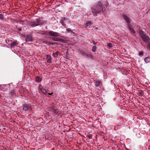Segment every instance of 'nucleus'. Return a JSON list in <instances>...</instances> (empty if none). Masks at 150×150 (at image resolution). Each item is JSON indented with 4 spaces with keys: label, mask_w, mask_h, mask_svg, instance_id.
Instances as JSON below:
<instances>
[{
    "label": "nucleus",
    "mask_w": 150,
    "mask_h": 150,
    "mask_svg": "<svg viewBox=\"0 0 150 150\" xmlns=\"http://www.w3.org/2000/svg\"><path fill=\"white\" fill-rule=\"evenodd\" d=\"M105 9H104L102 7V6L101 2H99L97 4L95 8L92 9V11L93 15L94 16H97V13H100L101 11L103 13L104 12Z\"/></svg>",
    "instance_id": "nucleus-1"
},
{
    "label": "nucleus",
    "mask_w": 150,
    "mask_h": 150,
    "mask_svg": "<svg viewBox=\"0 0 150 150\" xmlns=\"http://www.w3.org/2000/svg\"><path fill=\"white\" fill-rule=\"evenodd\" d=\"M47 33L49 35L53 37H57L59 36L60 35L59 33L52 30L48 31Z\"/></svg>",
    "instance_id": "nucleus-2"
},
{
    "label": "nucleus",
    "mask_w": 150,
    "mask_h": 150,
    "mask_svg": "<svg viewBox=\"0 0 150 150\" xmlns=\"http://www.w3.org/2000/svg\"><path fill=\"white\" fill-rule=\"evenodd\" d=\"M22 105L23 110L25 111H30L32 110L31 107L27 104H23Z\"/></svg>",
    "instance_id": "nucleus-3"
},
{
    "label": "nucleus",
    "mask_w": 150,
    "mask_h": 150,
    "mask_svg": "<svg viewBox=\"0 0 150 150\" xmlns=\"http://www.w3.org/2000/svg\"><path fill=\"white\" fill-rule=\"evenodd\" d=\"M52 40L55 41H59L62 43H66L67 40L61 38H52Z\"/></svg>",
    "instance_id": "nucleus-4"
},
{
    "label": "nucleus",
    "mask_w": 150,
    "mask_h": 150,
    "mask_svg": "<svg viewBox=\"0 0 150 150\" xmlns=\"http://www.w3.org/2000/svg\"><path fill=\"white\" fill-rule=\"evenodd\" d=\"M143 40L146 42H148V44L147 46V48L150 50V38H142Z\"/></svg>",
    "instance_id": "nucleus-5"
},
{
    "label": "nucleus",
    "mask_w": 150,
    "mask_h": 150,
    "mask_svg": "<svg viewBox=\"0 0 150 150\" xmlns=\"http://www.w3.org/2000/svg\"><path fill=\"white\" fill-rule=\"evenodd\" d=\"M139 34L141 38H149L148 36L146 35V33L142 30L139 31Z\"/></svg>",
    "instance_id": "nucleus-6"
},
{
    "label": "nucleus",
    "mask_w": 150,
    "mask_h": 150,
    "mask_svg": "<svg viewBox=\"0 0 150 150\" xmlns=\"http://www.w3.org/2000/svg\"><path fill=\"white\" fill-rule=\"evenodd\" d=\"M67 20V18L63 17L61 18L60 20V23L63 26H64L65 27H66V24H65V22Z\"/></svg>",
    "instance_id": "nucleus-7"
},
{
    "label": "nucleus",
    "mask_w": 150,
    "mask_h": 150,
    "mask_svg": "<svg viewBox=\"0 0 150 150\" xmlns=\"http://www.w3.org/2000/svg\"><path fill=\"white\" fill-rule=\"evenodd\" d=\"M54 107L53 105H50L48 107L47 109L49 111L55 112L56 110L54 109Z\"/></svg>",
    "instance_id": "nucleus-8"
},
{
    "label": "nucleus",
    "mask_w": 150,
    "mask_h": 150,
    "mask_svg": "<svg viewBox=\"0 0 150 150\" xmlns=\"http://www.w3.org/2000/svg\"><path fill=\"white\" fill-rule=\"evenodd\" d=\"M94 81L95 83V85L96 87L99 86L101 84V81L99 80L96 81L94 80Z\"/></svg>",
    "instance_id": "nucleus-9"
},
{
    "label": "nucleus",
    "mask_w": 150,
    "mask_h": 150,
    "mask_svg": "<svg viewBox=\"0 0 150 150\" xmlns=\"http://www.w3.org/2000/svg\"><path fill=\"white\" fill-rule=\"evenodd\" d=\"M123 18L125 21L127 23H130V20L127 16L125 15H124Z\"/></svg>",
    "instance_id": "nucleus-10"
},
{
    "label": "nucleus",
    "mask_w": 150,
    "mask_h": 150,
    "mask_svg": "<svg viewBox=\"0 0 150 150\" xmlns=\"http://www.w3.org/2000/svg\"><path fill=\"white\" fill-rule=\"evenodd\" d=\"M46 23V22L45 21H40V23H38V24H35L34 25V27H35L36 26L38 25H42L44 24H45Z\"/></svg>",
    "instance_id": "nucleus-11"
},
{
    "label": "nucleus",
    "mask_w": 150,
    "mask_h": 150,
    "mask_svg": "<svg viewBox=\"0 0 150 150\" xmlns=\"http://www.w3.org/2000/svg\"><path fill=\"white\" fill-rule=\"evenodd\" d=\"M25 41L26 42H29L28 44H31L32 43L30 42L33 41V38H25Z\"/></svg>",
    "instance_id": "nucleus-12"
},
{
    "label": "nucleus",
    "mask_w": 150,
    "mask_h": 150,
    "mask_svg": "<svg viewBox=\"0 0 150 150\" xmlns=\"http://www.w3.org/2000/svg\"><path fill=\"white\" fill-rule=\"evenodd\" d=\"M130 24H129L128 25V29L131 32L133 33H135V31H134V29L133 28H132L130 26Z\"/></svg>",
    "instance_id": "nucleus-13"
},
{
    "label": "nucleus",
    "mask_w": 150,
    "mask_h": 150,
    "mask_svg": "<svg viewBox=\"0 0 150 150\" xmlns=\"http://www.w3.org/2000/svg\"><path fill=\"white\" fill-rule=\"evenodd\" d=\"M36 81L38 82H39L42 81V79L39 76H37L35 79Z\"/></svg>",
    "instance_id": "nucleus-14"
},
{
    "label": "nucleus",
    "mask_w": 150,
    "mask_h": 150,
    "mask_svg": "<svg viewBox=\"0 0 150 150\" xmlns=\"http://www.w3.org/2000/svg\"><path fill=\"white\" fill-rule=\"evenodd\" d=\"M92 24V23L90 21H88L85 24V27H87L90 26Z\"/></svg>",
    "instance_id": "nucleus-15"
},
{
    "label": "nucleus",
    "mask_w": 150,
    "mask_h": 150,
    "mask_svg": "<svg viewBox=\"0 0 150 150\" xmlns=\"http://www.w3.org/2000/svg\"><path fill=\"white\" fill-rule=\"evenodd\" d=\"M144 61L146 63H148L150 62V57H147L144 59Z\"/></svg>",
    "instance_id": "nucleus-16"
},
{
    "label": "nucleus",
    "mask_w": 150,
    "mask_h": 150,
    "mask_svg": "<svg viewBox=\"0 0 150 150\" xmlns=\"http://www.w3.org/2000/svg\"><path fill=\"white\" fill-rule=\"evenodd\" d=\"M18 44V43L16 41H14L11 42V46H15V45Z\"/></svg>",
    "instance_id": "nucleus-17"
},
{
    "label": "nucleus",
    "mask_w": 150,
    "mask_h": 150,
    "mask_svg": "<svg viewBox=\"0 0 150 150\" xmlns=\"http://www.w3.org/2000/svg\"><path fill=\"white\" fill-rule=\"evenodd\" d=\"M40 91L41 92H42L45 94H47V93L46 90L45 88H41Z\"/></svg>",
    "instance_id": "nucleus-18"
},
{
    "label": "nucleus",
    "mask_w": 150,
    "mask_h": 150,
    "mask_svg": "<svg viewBox=\"0 0 150 150\" xmlns=\"http://www.w3.org/2000/svg\"><path fill=\"white\" fill-rule=\"evenodd\" d=\"M40 20L39 19H36V23H34L32 25L34 27V25L35 24H38V23H40Z\"/></svg>",
    "instance_id": "nucleus-19"
},
{
    "label": "nucleus",
    "mask_w": 150,
    "mask_h": 150,
    "mask_svg": "<svg viewBox=\"0 0 150 150\" xmlns=\"http://www.w3.org/2000/svg\"><path fill=\"white\" fill-rule=\"evenodd\" d=\"M81 54L84 56H88L87 54L86 53V52L84 51H81Z\"/></svg>",
    "instance_id": "nucleus-20"
},
{
    "label": "nucleus",
    "mask_w": 150,
    "mask_h": 150,
    "mask_svg": "<svg viewBox=\"0 0 150 150\" xmlns=\"http://www.w3.org/2000/svg\"><path fill=\"white\" fill-rule=\"evenodd\" d=\"M142 134V133L138 132L136 134V136L137 137L139 138L141 137Z\"/></svg>",
    "instance_id": "nucleus-21"
},
{
    "label": "nucleus",
    "mask_w": 150,
    "mask_h": 150,
    "mask_svg": "<svg viewBox=\"0 0 150 150\" xmlns=\"http://www.w3.org/2000/svg\"><path fill=\"white\" fill-rule=\"evenodd\" d=\"M52 56L54 57H58V52H57L55 53H53L52 54Z\"/></svg>",
    "instance_id": "nucleus-22"
},
{
    "label": "nucleus",
    "mask_w": 150,
    "mask_h": 150,
    "mask_svg": "<svg viewBox=\"0 0 150 150\" xmlns=\"http://www.w3.org/2000/svg\"><path fill=\"white\" fill-rule=\"evenodd\" d=\"M107 46L108 48H109L110 49L112 47V44L110 43H108Z\"/></svg>",
    "instance_id": "nucleus-23"
},
{
    "label": "nucleus",
    "mask_w": 150,
    "mask_h": 150,
    "mask_svg": "<svg viewBox=\"0 0 150 150\" xmlns=\"http://www.w3.org/2000/svg\"><path fill=\"white\" fill-rule=\"evenodd\" d=\"M96 47L95 46H93L92 49V51L93 52H96Z\"/></svg>",
    "instance_id": "nucleus-24"
},
{
    "label": "nucleus",
    "mask_w": 150,
    "mask_h": 150,
    "mask_svg": "<svg viewBox=\"0 0 150 150\" xmlns=\"http://www.w3.org/2000/svg\"><path fill=\"white\" fill-rule=\"evenodd\" d=\"M15 93V91L13 90L10 92V94L11 96H13Z\"/></svg>",
    "instance_id": "nucleus-25"
},
{
    "label": "nucleus",
    "mask_w": 150,
    "mask_h": 150,
    "mask_svg": "<svg viewBox=\"0 0 150 150\" xmlns=\"http://www.w3.org/2000/svg\"><path fill=\"white\" fill-rule=\"evenodd\" d=\"M88 137L89 138V139H91L92 137V134H89L88 135H87Z\"/></svg>",
    "instance_id": "nucleus-26"
},
{
    "label": "nucleus",
    "mask_w": 150,
    "mask_h": 150,
    "mask_svg": "<svg viewBox=\"0 0 150 150\" xmlns=\"http://www.w3.org/2000/svg\"><path fill=\"white\" fill-rule=\"evenodd\" d=\"M4 18V17L3 15L1 14H0V19L3 20Z\"/></svg>",
    "instance_id": "nucleus-27"
},
{
    "label": "nucleus",
    "mask_w": 150,
    "mask_h": 150,
    "mask_svg": "<svg viewBox=\"0 0 150 150\" xmlns=\"http://www.w3.org/2000/svg\"><path fill=\"white\" fill-rule=\"evenodd\" d=\"M46 58L47 59H51V57L50 55L47 54L46 55Z\"/></svg>",
    "instance_id": "nucleus-28"
},
{
    "label": "nucleus",
    "mask_w": 150,
    "mask_h": 150,
    "mask_svg": "<svg viewBox=\"0 0 150 150\" xmlns=\"http://www.w3.org/2000/svg\"><path fill=\"white\" fill-rule=\"evenodd\" d=\"M47 62L49 63H52V60H51V59H47Z\"/></svg>",
    "instance_id": "nucleus-29"
},
{
    "label": "nucleus",
    "mask_w": 150,
    "mask_h": 150,
    "mask_svg": "<svg viewBox=\"0 0 150 150\" xmlns=\"http://www.w3.org/2000/svg\"><path fill=\"white\" fill-rule=\"evenodd\" d=\"M66 30L69 33L71 32V30L69 28H67L66 29Z\"/></svg>",
    "instance_id": "nucleus-30"
},
{
    "label": "nucleus",
    "mask_w": 150,
    "mask_h": 150,
    "mask_svg": "<svg viewBox=\"0 0 150 150\" xmlns=\"http://www.w3.org/2000/svg\"><path fill=\"white\" fill-rule=\"evenodd\" d=\"M143 54V52L141 51V52H140L139 53V54L140 55H142Z\"/></svg>",
    "instance_id": "nucleus-31"
},
{
    "label": "nucleus",
    "mask_w": 150,
    "mask_h": 150,
    "mask_svg": "<svg viewBox=\"0 0 150 150\" xmlns=\"http://www.w3.org/2000/svg\"><path fill=\"white\" fill-rule=\"evenodd\" d=\"M108 4L107 2L106 3L105 5H106V7L107 6Z\"/></svg>",
    "instance_id": "nucleus-32"
},
{
    "label": "nucleus",
    "mask_w": 150,
    "mask_h": 150,
    "mask_svg": "<svg viewBox=\"0 0 150 150\" xmlns=\"http://www.w3.org/2000/svg\"><path fill=\"white\" fill-rule=\"evenodd\" d=\"M93 43V44H95V45H96V43L94 41H93L92 42Z\"/></svg>",
    "instance_id": "nucleus-33"
},
{
    "label": "nucleus",
    "mask_w": 150,
    "mask_h": 150,
    "mask_svg": "<svg viewBox=\"0 0 150 150\" xmlns=\"http://www.w3.org/2000/svg\"><path fill=\"white\" fill-rule=\"evenodd\" d=\"M53 94V93L52 92V93H48V94L49 95H51Z\"/></svg>",
    "instance_id": "nucleus-34"
},
{
    "label": "nucleus",
    "mask_w": 150,
    "mask_h": 150,
    "mask_svg": "<svg viewBox=\"0 0 150 150\" xmlns=\"http://www.w3.org/2000/svg\"><path fill=\"white\" fill-rule=\"evenodd\" d=\"M98 29V28H96V27L95 28V30H97Z\"/></svg>",
    "instance_id": "nucleus-35"
},
{
    "label": "nucleus",
    "mask_w": 150,
    "mask_h": 150,
    "mask_svg": "<svg viewBox=\"0 0 150 150\" xmlns=\"http://www.w3.org/2000/svg\"><path fill=\"white\" fill-rule=\"evenodd\" d=\"M9 39H10V40H11V39H13V38H8V40H9Z\"/></svg>",
    "instance_id": "nucleus-36"
},
{
    "label": "nucleus",
    "mask_w": 150,
    "mask_h": 150,
    "mask_svg": "<svg viewBox=\"0 0 150 150\" xmlns=\"http://www.w3.org/2000/svg\"><path fill=\"white\" fill-rule=\"evenodd\" d=\"M8 39H7V40H6V42H7V41L8 40Z\"/></svg>",
    "instance_id": "nucleus-37"
},
{
    "label": "nucleus",
    "mask_w": 150,
    "mask_h": 150,
    "mask_svg": "<svg viewBox=\"0 0 150 150\" xmlns=\"http://www.w3.org/2000/svg\"><path fill=\"white\" fill-rule=\"evenodd\" d=\"M19 30H21V29H20Z\"/></svg>",
    "instance_id": "nucleus-38"
}]
</instances>
